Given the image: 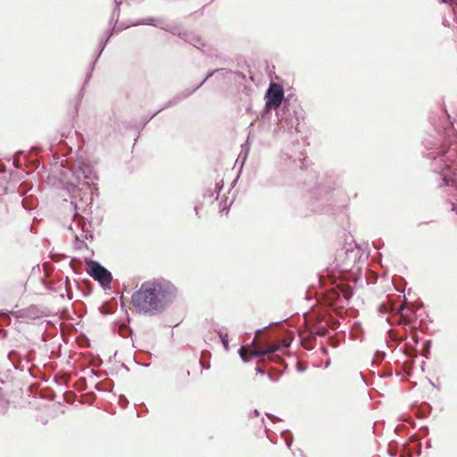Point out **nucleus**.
<instances>
[{"instance_id":"7","label":"nucleus","mask_w":457,"mask_h":457,"mask_svg":"<svg viewBox=\"0 0 457 457\" xmlns=\"http://www.w3.org/2000/svg\"><path fill=\"white\" fill-rule=\"evenodd\" d=\"M291 345V342H284L281 345L269 346L262 349H253V357H261L260 362L279 361L280 357L277 353L278 351L284 352Z\"/></svg>"},{"instance_id":"60","label":"nucleus","mask_w":457,"mask_h":457,"mask_svg":"<svg viewBox=\"0 0 457 457\" xmlns=\"http://www.w3.org/2000/svg\"><path fill=\"white\" fill-rule=\"evenodd\" d=\"M4 381L3 379H0V384H4Z\"/></svg>"},{"instance_id":"25","label":"nucleus","mask_w":457,"mask_h":457,"mask_svg":"<svg viewBox=\"0 0 457 457\" xmlns=\"http://www.w3.org/2000/svg\"><path fill=\"white\" fill-rule=\"evenodd\" d=\"M440 3L446 4L451 6L453 13L457 15V0H439Z\"/></svg>"},{"instance_id":"39","label":"nucleus","mask_w":457,"mask_h":457,"mask_svg":"<svg viewBox=\"0 0 457 457\" xmlns=\"http://www.w3.org/2000/svg\"><path fill=\"white\" fill-rule=\"evenodd\" d=\"M200 364H201V366H202L204 369H206V370L210 369V367H211V364H210V362H209V361H200Z\"/></svg>"},{"instance_id":"47","label":"nucleus","mask_w":457,"mask_h":457,"mask_svg":"<svg viewBox=\"0 0 457 457\" xmlns=\"http://www.w3.org/2000/svg\"><path fill=\"white\" fill-rule=\"evenodd\" d=\"M388 453H389V455H390V456L395 457V456L396 455V451H391V450H389V451H388Z\"/></svg>"},{"instance_id":"14","label":"nucleus","mask_w":457,"mask_h":457,"mask_svg":"<svg viewBox=\"0 0 457 457\" xmlns=\"http://www.w3.org/2000/svg\"><path fill=\"white\" fill-rule=\"evenodd\" d=\"M222 187H223V184L220 185V183H216L214 187H208L204 190V192L203 194V197L204 199H206V198H212L215 195V199H218Z\"/></svg>"},{"instance_id":"33","label":"nucleus","mask_w":457,"mask_h":457,"mask_svg":"<svg viewBox=\"0 0 457 457\" xmlns=\"http://www.w3.org/2000/svg\"><path fill=\"white\" fill-rule=\"evenodd\" d=\"M74 239H75V242H76V243L78 242V243H79V244H80V246H79V247H82V246H83V247H85V248H88V247H87V245L84 242V240H81V239L79 238V237L77 234H75V235H74Z\"/></svg>"},{"instance_id":"38","label":"nucleus","mask_w":457,"mask_h":457,"mask_svg":"<svg viewBox=\"0 0 457 457\" xmlns=\"http://www.w3.org/2000/svg\"><path fill=\"white\" fill-rule=\"evenodd\" d=\"M266 416L271 420V421H275V420H280V419L278 417H277L276 415H273L271 413H266Z\"/></svg>"},{"instance_id":"58","label":"nucleus","mask_w":457,"mask_h":457,"mask_svg":"<svg viewBox=\"0 0 457 457\" xmlns=\"http://www.w3.org/2000/svg\"><path fill=\"white\" fill-rule=\"evenodd\" d=\"M69 229H70L71 231H73V228H72V227H71V226H70V227H69Z\"/></svg>"},{"instance_id":"61","label":"nucleus","mask_w":457,"mask_h":457,"mask_svg":"<svg viewBox=\"0 0 457 457\" xmlns=\"http://www.w3.org/2000/svg\"><path fill=\"white\" fill-rule=\"evenodd\" d=\"M403 301L405 302L406 301L405 295H403Z\"/></svg>"},{"instance_id":"40","label":"nucleus","mask_w":457,"mask_h":457,"mask_svg":"<svg viewBox=\"0 0 457 457\" xmlns=\"http://www.w3.org/2000/svg\"><path fill=\"white\" fill-rule=\"evenodd\" d=\"M203 207V204H196L195 207H194V211L195 212L196 215H199V211L202 209Z\"/></svg>"},{"instance_id":"23","label":"nucleus","mask_w":457,"mask_h":457,"mask_svg":"<svg viewBox=\"0 0 457 457\" xmlns=\"http://www.w3.org/2000/svg\"><path fill=\"white\" fill-rule=\"evenodd\" d=\"M120 4L119 2H116L115 7L112 10L109 24L115 25L118 22L119 15H120Z\"/></svg>"},{"instance_id":"24","label":"nucleus","mask_w":457,"mask_h":457,"mask_svg":"<svg viewBox=\"0 0 457 457\" xmlns=\"http://www.w3.org/2000/svg\"><path fill=\"white\" fill-rule=\"evenodd\" d=\"M281 436L284 438L287 446L290 448L293 443L292 433L289 430L286 429L281 432Z\"/></svg>"},{"instance_id":"6","label":"nucleus","mask_w":457,"mask_h":457,"mask_svg":"<svg viewBox=\"0 0 457 457\" xmlns=\"http://www.w3.org/2000/svg\"><path fill=\"white\" fill-rule=\"evenodd\" d=\"M264 99L267 102L268 107H273L274 110L278 111L279 106L281 104L284 106L285 100H287L283 87L278 84L270 83L265 92Z\"/></svg>"},{"instance_id":"36","label":"nucleus","mask_w":457,"mask_h":457,"mask_svg":"<svg viewBox=\"0 0 457 457\" xmlns=\"http://www.w3.org/2000/svg\"><path fill=\"white\" fill-rule=\"evenodd\" d=\"M343 295H344L345 299L348 302L353 295V292L351 290H347V291H345L343 293Z\"/></svg>"},{"instance_id":"16","label":"nucleus","mask_w":457,"mask_h":457,"mask_svg":"<svg viewBox=\"0 0 457 457\" xmlns=\"http://www.w3.org/2000/svg\"><path fill=\"white\" fill-rule=\"evenodd\" d=\"M212 329L218 334L220 338V342L226 351L229 350V340L228 334L222 332L220 328H219L218 324H213Z\"/></svg>"},{"instance_id":"51","label":"nucleus","mask_w":457,"mask_h":457,"mask_svg":"<svg viewBox=\"0 0 457 457\" xmlns=\"http://www.w3.org/2000/svg\"><path fill=\"white\" fill-rule=\"evenodd\" d=\"M321 350H322L323 353H325V354L328 353V349L326 347L322 346Z\"/></svg>"},{"instance_id":"62","label":"nucleus","mask_w":457,"mask_h":457,"mask_svg":"<svg viewBox=\"0 0 457 457\" xmlns=\"http://www.w3.org/2000/svg\"><path fill=\"white\" fill-rule=\"evenodd\" d=\"M313 210L316 211V212H319V211L321 212L322 211V210H319V209H313Z\"/></svg>"},{"instance_id":"2","label":"nucleus","mask_w":457,"mask_h":457,"mask_svg":"<svg viewBox=\"0 0 457 457\" xmlns=\"http://www.w3.org/2000/svg\"><path fill=\"white\" fill-rule=\"evenodd\" d=\"M276 115L282 128L298 131L297 127L303 119V110L293 95H287L284 106L276 112Z\"/></svg>"},{"instance_id":"48","label":"nucleus","mask_w":457,"mask_h":457,"mask_svg":"<svg viewBox=\"0 0 457 457\" xmlns=\"http://www.w3.org/2000/svg\"><path fill=\"white\" fill-rule=\"evenodd\" d=\"M297 370L300 371V372H303L305 370V368L304 367H301V366H297Z\"/></svg>"},{"instance_id":"44","label":"nucleus","mask_w":457,"mask_h":457,"mask_svg":"<svg viewBox=\"0 0 457 457\" xmlns=\"http://www.w3.org/2000/svg\"><path fill=\"white\" fill-rule=\"evenodd\" d=\"M268 377L270 378V379L272 382H277L278 381V378L273 377V375L270 372H268Z\"/></svg>"},{"instance_id":"11","label":"nucleus","mask_w":457,"mask_h":457,"mask_svg":"<svg viewBox=\"0 0 457 457\" xmlns=\"http://www.w3.org/2000/svg\"><path fill=\"white\" fill-rule=\"evenodd\" d=\"M197 90H198V87H194L192 89H186V90H183V91L176 94L171 99H170L167 103H165L161 107V110H165L167 108L177 105L179 103H180L184 99H187V97H189L191 95H193Z\"/></svg>"},{"instance_id":"52","label":"nucleus","mask_w":457,"mask_h":457,"mask_svg":"<svg viewBox=\"0 0 457 457\" xmlns=\"http://www.w3.org/2000/svg\"><path fill=\"white\" fill-rule=\"evenodd\" d=\"M212 339H213V337H212V336H211V337H207V336H206V337H204V341H207V340H212Z\"/></svg>"},{"instance_id":"26","label":"nucleus","mask_w":457,"mask_h":457,"mask_svg":"<svg viewBox=\"0 0 457 457\" xmlns=\"http://www.w3.org/2000/svg\"><path fill=\"white\" fill-rule=\"evenodd\" d=\"M163 110H161V108L159 110H157L155 112H154L153 114L151 115H148V116H145L142 118V124H143V127L145 126L151 120H153L157 114H159L161 112H162Z\"/></svg>"},{"instance_id":"17","label":"nucleus","mask_w":457,"mask_h":457,"mask_svg":"<svg viewBox=\"0 0 457 457\" xmlns=\"http://www.w3.org/2000/svg\"><path fill=\"white\" fill-rule=\"evenodd\" d=\"M312 339L316 340L317 337H325L328 333L324 326H317L315 328L309 331Z\"/></svg>"},{"instance_id":"56","label":"nucleus","mask_w":457,"mask_h":457,"mask_svg":"<svg viewBox=\"0 0 457 457\" xmlns=\"http://www.w3.org/2000/svg\"><path fill=\"white\" fill-rule=\"evenodd\" d=\"M71 204H73L74 210L76 211V210H77V204H76V203L71 202Z\"/></svg>"},{"instance_id":"10","label":"nucleus","mask_w":457,"mask_h":457,"mask_svg":"<svg viewBox=\"0 0 457 457\" xmlns=\"http://www.w3.org/2000/svg\"><path fill=\"white\" fill-rule=\"evenodd\" d=\"M10 316H12L16 319H37L39 317L38 315V308L36 305H30L28 308L21 309L18 311H10L8 312Z\"/></svg>"},{"instance_id":"4","label":"nucleus","mask_w":457,"mask_h":457,"mask_svg":"<svg viewBox=\"0 0 457 457\" xmlns=\"http://www.w3.org/2000/svg\"><path fill=\"white\" fill-rule=\"evenodd\" d=\"M310 177L315 180L314 186H310L308 188L312 197L322 200L335 188L336 183L332 177H329L326 181L323 177H317L315 172L311 173Z\"/></svg>"},{"instance_id":"37","label":"nucleus","mask_w":457,"mask_h":457,"mask_svg":"<svg viewBox=\"0 0 457 457\" xmlns=\"http://www.w3.org/2000/svg\"><path fill=\"white\" fill-rule=\"evenodd\" d=\"M260 416V411L257 409H254L253 411L249 413V418L258 417Z\"/></svg>"},{"instance_id":"27","label":"nucleus","mask_w":457,"mask_h":457,"mask_svg":"<svg viewBox=\"0 0 457 457\" xmlns=\"http://www.w3.org/2000/svg\"><path fill=\"white\" fill-rule=\"evenodd\" d=\"M398 316H401L404 320H410L412 315H414L413 311L411 308H408L406 306V310L403 311V314H397Z\"/></svg>"},{"instance_id":"35","label":"nucleus","mask_w":457,"mask_h":457,"mask_svg":"<svg viewBox=\"0 0 457 457\" xmlns=\"http://www.w3.org/2000/svg\"><path fill=\"white\" fill-rule=\"evenodd\" d=\"M119 403L123 408H126L129 403V400L124 395H120Z\"/></svg>"},{"instance_id":"41","label":"nucleus","mask_w":457,"mask_h":457,"mask_svg":"<svg viewBox=\"0 0 457 457\" xmlns=\"http://www.w3.org/2000/svg\"><path fill=\"white\" fill-rule=\"evenodd\" d=\"M256 373L257 374H261V375H264L265 374V370L263 369H262L258 364L256 366Z\"/></svg>"},{"instance_id":"8","label":"nucleus","mask_w":457,"mask_h":457,"mask_svg":"<svg viewBox=\"0 0 457 457\" xmlns=\"http://www.w3.org/2000/svg\"><path fill=\"white\" fill-rule=\"evenodd\" d=\"M113 34H114V29L113 28L108 29L104 32V34L99 38L97 52L96 53L95 59L92 62V63L90 64L88 71L86 74V84L89 83V81H90V79L92 78V74H93V71L95 70L96 64L99 57L101 56L103 51L104 50L108 41L110 40L111 37Z\"/></svg>"},{"instance_id":"53","label":"nucleus","mask_w":457,"mask_h":457,"mask_svg":"<svg viewBox=\"0 0 457 457\" xmlns=\"http://www.w3.org/2000/svg\"><path fill=\"white\" fill-rule=\"evenodd\" d=\"M330 364V361L328 360L326 362H325V368H328Z\"/></svg>"},{"instance_id":"28","label":"nucleus","mask_w":457,"mask_h":457,"mask_svg":"<svg viewBox=\"0 0 457 457\" xmlns=\"http://www.w3.org/2000/svg\"><path fill=\"white\" fill-rule=\"evenodd\" d=\"M212 76H214V71H213V70H212V71H209L206 73V75H205V77L204 78V79H203V80L200 82V84H199L198 86H196L195 87H198V89H199V88H200L202 86H204V83H205V82H206L210 78H212Z\"/></svg>"},{"instance_id":"30","label":"nucleus","mask_w":457,"mask_h":457,"mask_svg":"<svg viewBox=\"0 0 457 457\" xmlns=\"http://www.w3.org/2000/svg\"><path fill=\"white\" fill-rule=\"evenodd\" d=\"M238 354L240 356V358L242 359V361L244 362H248L250 361V359L249 358H246L245 356V347L242 345L239 349H238Z\"/></svg>"},{"instance_id":"59","label":"nucleus","mask_w":457,"mask_h":457,"mask_svg":"<svg viewBox=\"0 0 457 457\" xmlns=\"http://www.w3.org/2000/svg\"><path fill=\"white\" fill-rule=\"evenodd\" d=\"M396 375L399 377V376H402V373L401 372H397Z\"/></svg>"},{"instance_id":"34","label":"nucleus","mask_w":457,"mask_h":457,"mask_svg":"<svg viewBox=\"0 0 457 457\" xmlns=\"http://www.w3.org/2000/svg\"><path fill=\"white\" fill-rule=\"evenodd\" d=\"M430 345H431V341L430 340H427L424 342L423 344V346L424 347H427V352L423 353V355L428 358V353H429V348H430Z\"/></svg>"},{"instance_id":"12","label":"nucleus","mask_w":457,"mask_h":457,"mask_svg":"<svg viewBox=\"0 0 457 457\" xmlns=\"http://www.w3.org/2000/svg\"><path fill=\"white\" fill-rule=\"evenodd\" d=\"M165 24H169L163 18H154L148 17L145 19H141L134 21L132 26H139V25H149L154 26L160 29V26H165Z\"/></svg>"},{"instance_id":"45","label":"nucleus","mask_w":457,"mask_h":457,"mask_svg":"<svg viewBox=\"0 0 457 457\" xmlns=\"http://www.w3.org/2000/svg\"><path fill=\"white\" fill-rule=\"evenodd\" d=\"M292 453L295 456L297 453L303 455V451L301 449H296L295 451H292Z\"/></svg>"},{"instance_id":"18","label":"nucleus","mask_w":457,"mask_h":457,"mask_svg":"<svg viewBox=\"0 0 457 457\" xmlns=\"http://www.w3.org/2000/svg\"><path fill=\"white\" fill-rule=\"evenodd\" d=\"M7 357H8L9 361L12 363L13 367L15 369H18V365L21 361V358L19 352L16 350H12L8 353Z\"/></svg>"},{"instance_id":"46","label":"nucleus","mask_w":457,"mask_h":457,"mask_svg":"<svg viewBox=\"0 0 457 457\" xmlns=\"http://www.w3.org/2000/svg\"><path fill=\"white\" fill-rule=\"evenodd\" d=\"M376 356H378L380 360H382L385 357L384 353L377 352Z\"/></svg>"},{"instance_id":"13","label":"nucleus","mask_w":457,"mask_h":457,"mask_svg":"<svg viewBox=\"0 0 457 457\" xmlns=\"http://www.w3.org/2000/svg\"><path fill=\"white\" fill-rule=\"evenodd\" d=\"M213 71H214V75L216 76L215 78L220 79H224L228 77V75H231V74H234L237 77H239L242 79L245 78V76L241 71H233L229 69H226V68L215 69V70H213Z\"/></svg>"},{"instance_id":"63","label":"nucleus","mask_w":457,"mask_h":457,"mask_svg":"<svg viewBox=\"0 0 457 457\" xmlns=\"http://www.w3.org/2000/svg\"><path fill=\"white\" fill-rule=\"evenodd\" d=\"M2 332V330L0 329V333Z\"/></svg>"},{"instance_id":"15","label":"nucleus","mask_w":457,"mask_h":457,"mask_svg":"<svg viewBox=\"0 0 457 457\" xmlns=\"http://www.w3.org/2000/svg\"><path fill=\"white\" fill-rule=\"evenodd\" d=\"M78 226L81 229V237L83 239H92L93 238V232L87 228V221L84 218L79 217Z\"/></svg>"},{"instance_id":"22","label":"nucleus","mask_w":457,"mask_h":457,"mask_svg":"<svg viewBox=\"0 0 457 457\" xmlns=\"http://www.w3.org/2000/svg\"><path fill=\"white\" fill-rule=\"evenodd\" d=\"M87 85H88V83L86 84V79H85L82 87L79 89V93L77 95V102H76V104H75V113L76 114H78V112H79V106L80 105V104L82 102V99H83L84 95H85L86 87Z\"/></svg>"},{"instance_id":"43","label":"nucleus","mask_w":457,"mask_h":457,"mask_svg":"<svg viewBox=\"0 0 457 457\" xmlns=\"http://www.w3.org/2000/svg\"><path fill=\"white\" fill-rule=\"evenodd\" d=\"M268 327H269V326H265V327H263V328H258V329H256V330H255V332H254L255 336L259 335L261 332H262V331H263L264 329H266Z\"/></svg>"},{"instance_id":"9","label":"nucleus","mask_w":457,"mask_h":457,"mask_svg":"<svg viewBox=\"0 0 457 457\" xmlns=\"http://www.w3.org/2000/svg\"><path fill=\"white\" fill-rule=\"evenodd\" d=\"M404 310H406L404 303L396 306L394 299L389 296H386V300L382 302L378 307V311L381 314H403Z\"/></svg>"},{"instance_id":"21","label":"nucleus","mask_w":457,"mask_h":457,"mask_svg":"<svg viewBox=\"0 0 457 457\" xmlns=\"http://www.w3.org/2000/svg\"><path fill=\"white\" fill-rule=\"evenodd\" d=\"M160 29L176 36H178L179 31L181 30L180 27L174 23L165 24V26H160Z\"/></svg>"},{"instance_id":"32","label":"nucleus","mask_w":457,"mask_h":457,"mask_svg":"<svg viewBox=\"0 0 457 457\" xmlns=\"http://www.w3.org/2000/svg\"><path fill=\"white\" fill-rule=\"evenodd\" d=\"M273 109V107H268L267 106V102L265 101V106L262 112V117L264 119L266 118L267 115L270 114V112L271 110Z\"/></svg>"},{"instance_id":"20","label":"nucleus","mask_w":457,"mask_h":457,"mask_svg":"<svg viewBox=\"0 0 457 457\" xmlns=\"http://www.w3.org/2000/svg\"><path fill=\"white\" fill-rule=\"evenodd\" d=\"M187 43L194 46L195 47H196L198 49L201 46H204V44L202 41V38L198 35L195 34L194 32H190V36H189Z\"/></svg>"},{"instance_id":"49","label":"nucleus","mask_w":457,"mask_h":457,"mask_svg":"<svg viewBox=\"0 0 457 457\" xmlns=\"http://www.w3.org/2000/svg\"><path fill=\"white\" fill-rule=\"evenodd\" d=\"M392 376V372H389V373H386L385 375L381 376L382 378H388Z\"/></svg>"},{"instance_id":"3","label":"nucleus","mask_w":457,"mask_h":457,"mask_svg":"<svg viewBox=\"0 0 457 457\" xmlns=\"http://www.w3.org/2000/svg\"><path fill=\"white\" fill-rule=\"evenodd\" d=\"M86 262L88 264L87 273L96 280L104 289H110L112 281L111 271L97 261L86 259Z\"/></svg>"},{"instance_id":"31","label":"nucleus","mask_w":457,"mask_h":457,"mask_svg":"<svg viewBox=\"0 0 457 457\" xmlns=\"http://www.w3.org/2000/svg\"><path fill=\"white\" fill-rule=\"evenodd\" d=\"M421 408L423 409L425 416L428 415L432 410L431 405L428 403H423Z\"/></svg>"},{"instance_id":"42","label":"nucleus","mask_w":457,"mask_h":457,"mask_svg":"<svg viewBox=\"0 0 457 457\" xmlns=\"http://www.w3.org/2000/svg\"><path fill=\"white\" fill-rule=\"evenodd\" d=\"M220 212H225V211L228 212L229 206L227 205L226 204H223V206L220 205Z\"/></svg>"},{"instance_id":"57","label":"nucleus","mask_w":457,"mask_h":457,"mask_svg":"<svg viewBox=\"0 0 457 457\" xmlns=\"http://www.w3.org/2000/svg\"><path fill=\"white\" fill-rule=\"evenodd\" d=\"M373 244H374L375 248H378L379 247L378 245H377L375 243H373Z\"/></svg>"},{"instance_id":"5","label":"nucleus","mask_w":457,"mask_h":457,"mask_svg":"<svg viewBox=\"0 0 457 457\" xmlns=\"http://www.w3.org/2000/svg\"><path fill=\"white\" fill-rule=\"evenodd\" d=\"M71 176L77 183L93 184L98 180V175L94 168L87 163L81 162L74 165L71 169Z\"/></svg>"},{"instance_id":"19","label":"nucleus","mask_w":457,"mask_h":457,"mask_svg":"<svg viewBox=\"0 0 457 457\" xmlns=\"http://www.w3.org/2000/svg\"><path fill=\"white\" fill-rule=\"evenodd\" d=\"M301 344L307 350H312L314 347V344L316 340L312 339L310 333L308 332L306 336L300 335Z\"/></svg>"},{"instance_id":"55","label":"nucleus","mask_w":457,"mask_h":457,"mask_svg":"<svg viewBox=\"0 0 457 457\" xmlns=\"http://www.w3.org/2000/svg\"><path fill=\"white\" fill-rule=\"evenodd\" d=\"M432 386L436 387V389L439 390V386H437L435 383H433L432 381H430Z\"/></svg>"},{"instance_id":"29","label":"nucleus","mask_w":457,"mask_h":457,"mask_svg":"<svg viewBox=\"0 0 457 457\" xmlns=\"http://www.w3.org/2000/svg\"><path fill=\"white\" fill-rule=\"evenodd\" d=\"M189 36H190V31H186V30H180L178 35V37L179 38H181L182 40H184L185 42H187Z\"/></svg>"},{"instance_id":"1","label":"nucleus","mask_w":457,"mask_h":457,"mask_svg":"<svg viewBox=\"0 0 457 457\" xmlns=\"http://www.w3.org/2000/svg\"><path fill=\"white\" fill-rule=\"evenodd\" d=\"M176 296L177 287L170 280L158 278L143 282L133 293L131 302L139 313L155 316L164 312Z\"/></svg>"},{"instance_id":"54","label":"nucleus","mask_w":457,"mask_h":457,"mask_svg":"<svg viewBox=\"0 0 457 457\" xmlns=\"http://www.w3.org/2000/svg\"><path fill=\"white\" fill-rule=\"evenodd\" d=\"M91 373L96 377H98L97 372L95 370H91Z\"/></svg>"},{"instance_id":"50","label":"nucleus","mask_w":457,"mask_h":457,"mask_svg":"<svg viewBox=\"0 0 457 457\" xmlns=\"http://www.w3.org/2000/svg\"><path fill=\"white\" fill-rule=\"evenodd\" d=\"M443 180H444V182H445V185H448V184H449V181L447 180V179H446V177H445V176H444V177H443Z\"/></svg>"}]
</instances>
